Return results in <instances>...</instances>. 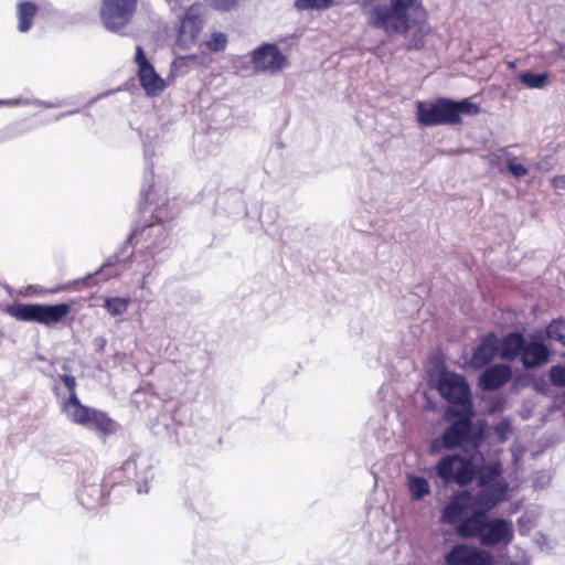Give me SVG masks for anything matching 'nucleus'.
Segmentation results:
<instances>
[{"label": "nucleus", "mask_w": 565, "mask_h": 565, "mask_svg": "<svg viewBox=\"0 0 565 565\" xmlns=\"http://www.w3.org/2000/svg\"><path fill=\"white\" fill-rule=\"evenodd\" d=\"M361 11L370 26L387 35H402L408 49L420 47L430 30L423 0H390L388 3L364 0Z\"/></svg>", "instance_id": "f257e3e1"}, {"label": "nucleus", "mask_w": 565, "mask_h": 565, "mask_svg": "<svg viewBox=\"0 0 565 565\" xmlns=\"http://www.w3.org/2000/svg\"><path fill=\"white\" fill-rule=\"evenodd\" d=\"M62 382L66 394L62 395L61 387H56L61 396V408L67 419L89 430L102 435H110L117 430V423L102 411L85 406L76 393V380L72 375H63Z\"/></svg>", "instance_id": "f03ea898"}, {"label": "nucleus", "mask_w": 565, "mask_h": 565, "mask_svg": "<svg viewBox=\"0 0 565 565\" xmlns=\"http://www.w3.org/2000/svg\"><path fill=\"white\" fill-rule=\"evenodd\" d=\"M456 532L463 539L477 537L482 546L508 545L514 536L513 523L503 518L488 519L483 513H471L457 525Z\"/></svg>", "instance_id": "7ed1b4c3"}, {"label": "nucleus", "mask_w": 565, "mask_h": 565, "mask_svg": "<svg viewBox=\"0 0 565 565\" xmlns=\"http://www.w3.org/2000/svg\"><path fill=\"white\" fill-rule=\"evenodd\" d=\"M477 456L465 459L457 455L445 456L436 466V475L445 483L450 481L462 487L472 481L477 473Z\"/></svg>", "instance_id": "20e7f679"}, {"label": "nucleus", "mask_w": 565, "mask_h": 565, "mask_svg": "<svg viewBox=\"0 0 565 565\" xmlns=\"http://www.w3.org/2000/svg\"><path fill=\"white\" fill-rule=\"evenodd\" d=\"M416 116L419 125L425 127L455 125L452 99L437 98L429 102H417Z\"/></svg>", "instance_id": "39448f33"}, {"label": "nucleus", "mask_w": 565, "mask_h": 565, "mask_svg": "<svg viewBox=\"0 0 565 565\" xmlns=\"http://www.w3.org/2000/svg\"><path fill=\"white\" fill-rule=\"evenodd\" d=\"M137 0H104L100 19L107 30L118 32L132 19Z\"/></svg>", "instance_id": "423d86ee"}, {"label": "nucleus", "mask_w": 565, "mask_h": 565, "mask_svg": "<svg viewBox=\"0 0 565 565\" xmlns=\"http://www.w3.org/2000/svg\"><path fill=\"white\" fill-rule=\"evenodd\" d=\"M252 63L257 72L275 75L288 66V58L276 44L265 43L252 52Z\"/></svg>", "instance_id": "0eeeda50"}, {"label": "nucleus", "mask_w": 565, "mask_h": 565, "mask_svg": "<svg viewBox=\"0 0 565 565\" xmlns=\"http://www.w3.org/2000/svg\"><path fill=\"white\" fill-rule=\"evenodd\" d=\"M437 390L440 395L449 403L465 405L469 403L470 390L466 379L451 372H441Z\"/></svg>", "instance_id": "6e6552de"}, {"label": "nucleus", "mask_w": 565, "mask_h": 565, "mask_svg": "<svg viewBox=\"0 0 565 565\" xmlns=\"http://www.w3.org/2000/svg\"><path fill=\"white\" fill-rule=\"evenodd\" d=\"M135 62L141 87L150 97L160 95L166 88V81L156 72L140 45L136 49Z\"/></svg>", "instance_id": "1a4fd4ad"}, {"label": "nucleus", "mask_w": 565, "mask_h": 565, "mask_svg": "<svg viewBox=\"0 0 565 565\" xmlns=\"http://www.w3.org/2000/svg\"><path fill=\"white\" fill-rule=\"evenodd\" d=\"M152 467V459L146 454H139L127 459L121 469L128 479L136 480L139 493H148V483L153 479Z\"/></svg>", "instance_id": "9d476101"}, {"label": "nucleus", "mask_w": 565, "mask_h": 565, "mask_svg": "<svg viewBox=\"0 0 565 565\" xmlns=\"http://www.w3.org/2000/svg\"><path fill=\"white\" fill-rule=\"evenodd\" d=\"M203 7L200 3L190 6L181 20L178 33L180 46L188 49L192 46L203 28Z\"/></svg>", "instance_id": "9b49d317"}, {"label": "nucleus", "mask_w": 565, "mask_h": 565, "mask_svg": "<svg viewBox=\"0 0 565 565\" xmlns=\"http://www.w3.org/2000/svg\"><path fill=\"white\" fill-rule=\"evenodd\" d=\"M130 241L136 245H141L146 250L156 254L164 249L169 244V234L166 226L159 222L145 226L139 232H134Z\"/></svg>", "instance_id": "f8f14e48"}, {"label": "nucleus", "mask_w": 565, "mask_h": 565, "mask_svg": "<svg viewBox=\"0 0 565 565\" xmlns=\"http://www.w3.org/2000/svg\"><path fill=\"white\" fill-rule=\"evenodd\" d=\"M491 563L492 556L489 552L466 544L452 546L445 555L446 565H491Z\"/></svg>", "instance_id": "ddd939ff"}, {"label": "nucleus", "mask_w": 565, "mask_h": 565, "mask_svg": "<svg viewBox=\"0 0 565 565\" xmlns=\"http://www.w3.org/2000/svg\"><path fill=\"white\" fill-rule=\"evenodd\" d=\"M482 487L472 502V513L487 514L488 511L507 499L508 483L505 481L499 480Z\"/></svg>", "instance_id": "4468645a"}, {"label": "nucleus", "mask_w": 565, "mask_h": 565, "mask_svg": "<svg viewBox=\"0 0 565 565\" xmlns=\"http://www.w3.org/2000/svg\"><path fill=\"white\" fill-rule=\"evenodd\" d=\"M163 153L162 145L152 146L150 143H145V160H146V171L143 177V183L141 193L147 202L150 204H159L157 200L158 192L161 191V186H159L154 182V173H153V161L152 158Z\"/></svg>", "instance_id": "2eb2a0df"}, {"label": "nucleus", "mask_w": 565, "mask_h": 565, "mask_svg": "<svg viewBox=\"0 0 565 565\" xmlns=\"http://www.w3.org/2000/svg\"><path fill=\"white\" fill-rule=\"evenodd\" d=\"M471 504L472 497L468 491L454 494L444 507L440 521L449 525H459L465 520L463 516Z\"/></svg>", "instance_id": "dca6fc26"}, {"label": "nucleus", "mask_w": 565, "mask_h": 565, "mask_svg": "<svg viewBox=\"0 0 565 565\" xmlns=\"http://www.w3.org/2000/svg\"><path fill=\"white\" fill-rule=\"evenodd\" d=\"M499 353V339L494 333H488L480 339L473 349L470 359V366L479 370L489 364Z\"/></svg>", "instance_id": "f3484780"}, {"label": "nucleus", "mask_w": 565, "mask_h": 565, "mask_svg": "<svg viewBox=\"0 0 565 565\" xmlns=\"http://www.w3.org/2000/svg\"><path fill=\"white\" fill-rule=\"evenodd\" d=\"M511 376V366L507 364H494L484 370L480 375L479 386L483 391H494L508 383Z\"/></svg>", "instance_id": "a211bd4d"}, {"label": "nucleus", "mask_w": 565, "mask_h": 565, "mask_svg": "<svg viewBox=\"0 0 565 565\" xmlns=\"http://www.w3.org/2000/svg\"><path fill=\"white\" fill-rule=\"evenodd\" d=\"M548 356L550 350L545 344L537 341H525L521 362L525 369H534L547 362Z\"/></svg>", "instance_id": "6ab92c4d"}, {"label": "nucleus", "mask_w": 565, "mask_h": 565, "mask_svg": "<svg viewBox=\"0 0 565 565\" xmlns=\"http://www.w3.org/2000/svg\"><path fill=\"white\" fill-rule=\"evenodd\" d=\"M71 312L67 303L38 305V323L53 326L61 322Z\"/></svg>", "instance_id": "aec40b11"}, {"label": "nucleus", "mask_w": 565, "mask_h": 565, "mask_svg": "<svg viewBox=\"0 0 565 565\" xmlns=\"http://www.w3.org/2000/svg\"><path fill=\"white\" fill-rule=\"evenodd\" d=\"M156 254L147 250L142 253L138 250L132 256V264L135 265L136 274L141 277L140 288L146 289L148 284V277L151 275L157 266Z\"/></svg>", "instance_id": "412c9836"}, {"label": "nucleus", "mask_w": 565, "mask_h": 565, "mask_svg": "<svg viewBox=\"0 0 565 565\" xmlns=\"http://www.w3.org/2000/svg\"><path fill=\"white\" fill-rule=\"evenodd\" d=\"M525 339L518 332L508 333L499 341V355L503 360L513 361L521 356Z\"/></svg>", "instance_id": "4be33fe9"}, {"label": "nucleus", "mask_w": 565, "mask_h": 565, "mask_svg": "<svg viewBox=\"0 0 565 565\" xmlns=\"http://www.w3.org/2000/svg\"><path fill=\"white\" fill-rule=\"evenodd\" d=\"M470 433V422L461 418L455 422L446 429L443 435V444L445 448H455L459 446Z\"/></svg>", "instance_id": "5701e85b"}, {"label": "nucleus", "mask_w": 565, "mask_h": 565, "mask_svg": "<svg viewBox=\"0 0 565 565\" xmlns=\"http://www.w3.org/2000/svg\"><path fill=\"white\" fill-rule=\"evenodd\" d=\"M2 311L19 321L35 322V303L14 301L6 305Z\"/></svg>", "instance_id": "b1692460"}, {"label": "nucleus", "mask_w": 565, "mask_h": 565, "mask_svg": "<svg viewBox=\"0 0 565 565\" xmlns=\"http://www.w3.org/2000/svg\"><path fill=\"white\" fill-rule=\"evenodd\" d=\"M406 486L413 501H420L430 494V484L424 477L414 473H407Z\"/></svg>", "instance_id": "393cba45"}, {"label": "nucleus", "mask_w": 565, "mask_h": 565, "mask_svg": "<svg viewBox=\"0 0 565 565\" xmlns=\"http://www.w3.org/2000/svg\"><path fill=\"white\" fill-rule=\"evenodd\" d=\"M18 15V31L21 33L28 32L35 18V2L33 1H21L17 6Z\"/></svg>", "instance_id": "a878e982"}, {"label": "nucleus", "mask_w": 565, "mask_h": 565, "mask_svg": "<svg viewBox=\"0 0 565 565\" xmlns=\"http://www.w3.org/2000/svg\"><path fill=\"white\" fill-rule=\"evenodd\" d=\"M130 303V297H106L103 307L111 317L122 320L129 310Z\"/></svg>", "instance_id": "bb28decb"}, {"label": "nucleus", "mask_w": 565, "mask_h": 565, "mask_svg": "<svg viewBox=\"0 0 565 565\" xmlns=\"http://www.w3.org/2000/svg\"><path fill=\"white\" fill-rule=\"evenodd\" d=\"M518 79L525 87L531 88V89H542L550 82L548 74L545 72H543V73L524 72V73L519 74Z\"/></svg>", "instance_id": "cd10ccee"}, {"label": "nucleus", "mask_w": 565, "mask_h": 565, "mask_svg": "<svg viewBox=\"0 0 565 565\" xmlns=\"http://www.w3.org/2000/svg\"><path fill=\"white\" fill-rule=\"evenodd\" d=\"M478 465V460L475 461ZM501 473V465L498 461H490L480 469L477 468L478 481L480 486L491 483Z\"/></svg>", "instance_id": "c85d7f7f"}, {"label": "nucleus", "mask_w": 565, "mask_h": 565, "mask_svg": "<svg viewBox=\"0 0 565 565\" xmlns=\"http://www.w3.org/2000/svg\"><path fill=\"white\" fill-rule=\"evenodd\" d=\"M78 499L83 505L88 509H93L97 504L102 502V488L99 484L94 483L86 488H84L79 494Z\"/></svg>", "instance_id": "c756f323"}, {"label": "nucleus", "mask_w": 565, "mask_h": 565, "mask_svg": "<svg viewBox=\"0 0 565 565\" xmlns=\"http://www.w3.org/2000/svg\"><path fill=\"white\" fill-rule=\"evenodd\" d=\"M452 108L455 111V125L461 122V114L475 116L480 113V107L477 104L471 103L469 99H462L460 102L452 100Z\"/></svg>", "instance_id": "7c9ffc66"}, {"label": "nucleus", "mask_w": 565, "mask_h": 565, "mask_svg": "<svg viewBox=\"0 0 565 565\" xmlns=\"http://www.w3.org/2000/svg\"><path fill=\"white\" fill-rule=\"evenodd\" d=\"M500 152L505 158L507 169L513 177L522 178L529 173V169L523 163L519 162L518 159L507 150V148L500 149Z\"/></svg>", "instance_id": "2f4dec72"}, {"label": "nucleus", "mask_w": 565, "mask_h": 565, "mask_svg": "<svg viewBox=\"0 0 565 565\" xmlns=\"http://www.w3.org/2000/svg\"><path fill=\"white\" fill-rule=\"evenodd\" d=\"M195 55L179 56L170 65V76L177 77L188 72L191 63L195 62Z\"/></svg>", "instance_id": "473e14b6"}, {"label": "nucleus", "mask_w": 565, "mask_h": 565, "mask_svg": "<svg viewBox=\"0 0 565 565\" xmlns=\"http://www.w3.org/2000/svg\"><path fill=\"white\" fill-rule=\"evenodd\" d=\"M546 335L551 341H556L563 347H565V321H552L546 328Z\"/></svg>", "instance_id": "72a5a7b5"}, {"label": "nucleus", "mask_w": 565, "mask_h": 565, "mask_svg": "<svg viewBox=\"0 0 565 565\" xmlns=\"http://www.w3.org/2000/svg\"><path fill=\"white\" fill-rule=\"evenodd\" d=\"M333 0H296L295 8L299 11L326 10L332 7Z\"/></svg>", "instance_id": "f704fd0d"}, {"label": "nucleus", "mask_w": 565, "mask_h": 565, "mask_svg": "<svg viewBox=\"0 0 565 565\" xmlns=\"http://www.w3.org/2000/svg\"><path fill=\"white\" fill-rule=\"evenodd\" d=\"M539 519L537 509L526 510L522 516L519 518L518 524L521 533H527L533 526H535Z\"/></svg>", "instance_id": "c9c22d12"}, {"label": "nucleus", "mask_w": 565, "mask_h": 565, "mask_svg": "<svg viewBox=\"0 0 565 565\" xmlns=\"http://www.w3.org/2000/svg\"><path fill=\"white\" fill-rule=\"evenodd\" d=\"M227 44V35L222 32H213L209 41H206V46L211 52H221L224 51Z\"/></svg>", "instance_id": "e433bc0d"}, {"label": "nucleus", "mask_w": 565, "mask_h": 565, "mask_svg": "<svg viewBox=\"0 0 565 565\" xmlns=\"http://www.w3.org/2000/svg\"><path fill=\"white\" fill-rule=\"evenodd\" d=\"M215 11L228 12L237 8L239 0H204Z\"/></svg>", "instance_id": "4c0bfd02"}, {"label": "nucleus", "mask_w": 565, "mask_h": 565, "mask_svg": "<svg viewBox=\"0 0 565 565\" xmlns=\"http://www.w3.org/2000/svg\"><path fill=\"white\" fill-rule=\"evenodd\" d=\"M550 380L556 386H565V364L553 366L550 371Z\"/></svg>", "instance_id": "58836bf2"}, {"label": "nucleus", "mask_w": 565, "mask_h": 565, "mask_svg": "<svg viewBox=\"0 0 565 565\" xmlns=\"http://www.w3.org/2000/svg\"><path fill=\"white\" fill-rule=\"evenodd\" d=\"M19 136V131L15 126H9L0 130V143L9 141Z\"/></svg>", "instance_id": "ea45409f"}, {"label": "nucleus", "mask_w": 565, "mask_h": 565, "mask_svg": "<svg viewBox=\"0 0 565 565\" xmlns=\"http://www.w3.org/2000/svg\"><path fill=\"white\" fill-rule=\"evenodd\" d=\"M30 104H32V100L23 97L0 99V106H21Z\"/></svg>", "instance_id": "a19ab883"}, {"label": "nucleus", "mask_w": 565, "mask_h": 565, "mask_svg": "<svg viewBox=\"0 0 565 565\" xmlns=\"http://www.w3.org/2000/svg\"><path fill=\"white\" fill-rule=\"evenodd\" d=\"M4 288L11 297H13V295L29 296L35 291V289L32 285H29L25 289H18V290L13 289L9 285H4Z\"/></svg>", "instance_id": "79ce46f5"}, {"label": "nucleus", "mask_w": 565, "mask_h": 565, "mask_svg": "<svg viewBox=\"0 0 565 565\" xmlns=\"http://www.w3.org/2000/svg\"><path fill=\"white\" fill-rule=\"evenodd\" d=\"M552 185L556 190L565 191V174L557 175L552 179Z\"/></svg>", "instance_id": "37998d69"}, {"label": "nucleus", "mask_w": 565, "mask_h": 565, "mask_svg": "<svg viewBox=\"0 0 565 565\" xmlns=\"http://www.w3.org/2000/svg\"><path fill=\"white\" fill-rule=\"evenodd\" d=\"M499 159H500V156L493 153V154L489 156V163L494 166L499 162Z\"/></svg>", "instance_id": "c03bdc74"}, {"label": "nucleus", "mask_w": 565, "mask_h": 565, "mask_svg": "<svg viewBox=\"0 0 565 565\" xmlns=\"http://www.w3.org/2000/svg\"><path fill=\"white\" fill-rule=\"evenodd\" d=\"M156 217L159 218L160 221L162 220L163 215L161 207H158V210H156Z\"/></svg>", "instance_id": "a18cd8bd"}, {"label": "nucleus", "mask_w": 565, "mask_h": 565, "mask_svg": "<svg viewBox=\"0 0 565 565\" xmlns=\"http://www.w3.org/2000/svg\"><path fill=\"white\" fill-rule=\"evenodd\" d=\"M36 105H38V107H40V106H41V107H42V106H43V107H49V106H50V105H47L46 103L39 102V100L36 102Z\"/></svg>", "instance_id": "49530a36"}, {"label": "nucleus", "mask_w": 565, "mask_h": 565, "mask_svg": "<svg viewBox=\"0 0 565 565\" xmlns=\"http://www.w3.org/2000/svg\"><path fill=\"white\" fill-rule=\"evenodd\" d=\"M99 341L102 342V344L104 345L106 343L105 339H99Z\"/></svg>", "instance_id": "de8ad7c7"}]
</instances>
